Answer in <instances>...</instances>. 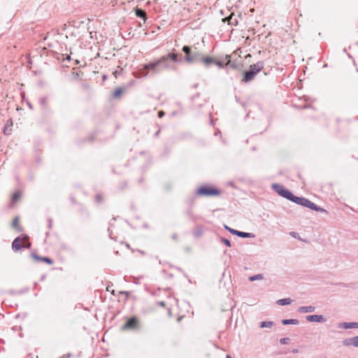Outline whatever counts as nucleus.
I'll return each instance as SVG.
<instances>
[{
	"label": "nucleus",
	"instance_id": "2f4dec72",
	"mask_svg": "<svg viewBox=\"0 0 358 358\" xmlns=\"http://www.w3.org/2000/svg\"><path fill=\"white\" fill-rule=\"evenodd\" d=\"M39 103L42 106H45L46 103H47V98L46 97H41L40 99H39Z\"/></svg>",
	"mask_w": 358,
	"mask_h": 358
},
{
	"label": "nucleus",
	"instance_id": "393cba45",
	"mask_svg": "<svg viewBox=\"0 0 358 358\" xmlns=\"http://www.w3.org/2000/svg\"><path fill=\"white\" fill-rule=\"evenodd\" d=\"M224 229H225L226 230H227V231H228L229 233H231V234H233V235H236V236H237V235H238V230H236V229H232V228H231V227H228V226H227V225H226V224L224 226Z\"/></svg>",
	"mask_w": 358,
	"mask_h": 358
},
{
	"label": "nucleus",
	"instance_id": "e433bc0d",
	"mask_svg": "<svg viewBox=\"0 0 358 358\" xmlns=\"http://www.w3.org/2000/svg\"><path fill=\"white\" fill-rule=\"evenodd\" d=\"M172 239L174 240V241H177L178 238V236L176 233H174L172 236H171Z\"/></svg>",
	"mask_w": 358,
	"mask_h": 358
},
{
	"label": "nucleus",
	"instance_id": "1a4fd4ad",
	"mask_svg": "<svg viewBox=\"0 0 358 358\" xmlns=\"http://www.w3.org/2000/svg\"><path fill=\"white\" fill-rule=\"evenodd\" d=\"M306 320L310 322H324L327 319L322 315H309L306 317Z\"/></svg>",
	"mask_w": 358,
	"mask_h": 358
},
{
	"label": "nucleus",
	"instance_id": "7c9ffc66",
	"mask_svg": "<svg viewBox=\"0 0 358 358\" xmlns=\"http://www.w3.org/2000/svg\"><path fill=\"white\" fill-rule=\"evenodd\" d=\"M186 215H187L189 218H191L192 220H194V217H193V215H192V208H189L186 211Z\"/></svg>",
	"mask_w": 358,
	"mask_h": 358
},
{
	"label": "nucleus",
	"instance_id": "f704fd0d",
	"mask_svg": "<svg viewBox=\"0 0 358 358\" xmlns=\"http://www.w3.org/2000/svg\"><path fill=\"white\" fill-rule=\"evenodd\" d=\"M164 115H165V113H164V111H163V110H159V111L158 112V117H159V118H162Z\"/></svg>",
	"mask_w": 358,
	"mask_h": 358
},
{
	"label": "nucleus",
	"instance_id": "ea45409f",
	"mask_svg": "<svg viewBox=\"0 0 358 358\" xmlns=\"http://www.w3.org/2000/svg\"><path fill=\"white\" fill-rule=\"evenodd\" d=\"M290 235H291L292 236H293V237H296V235H297V233H296V232H291V233H290Z\"/></svg>",
	"mask_w": 358,
	"mask_h": 358
},
{
	"label": "nucleus",
	"instance_id": "c85d7f7f",
	"mask_svg": "<svg viewBox=\"0 0 358 358\" xmlns=\"http://www.w3.org/2000/svg\"><path fill=\"white\" fill-rule=\"evenodd\" d=\"M214 64L217 66L220 69H222V68H223L224 66L223 62L215 60V59Z\"/></svg>",
	"mask_w": 358,
	"mask_h": 358
},
{
	"label": "nucleus",
	"instance_id": "4c0bfd02",
	"mask_svg": "<svg viewBox=\"0 0 358 358\" xmlns=\"http://www.w3.org/2000/svg\"><path fill=\"white\" fill-rule=\"evenodd\" d=\"M61 248L64 250H68V247L65 244H62L61 245Z\"/></svg>",
	"mask_w": 358,
	"mask_h": 358
},
{
	"label": "nucleus",
	"instance_id": "6e6d98bb",
	"mask_svg": "<svg viewBox=\"0 0 358 358\" xmlns=\"http://www.w3.org/2000/svg\"><path fill=\"white\" fill-rule=\"evenodd\" d=\"M343 52H346V49L345 48L343 49Z\"/></svg>",
	"mask_w": 358,
	"mask_h": 358
},
{
	"label": "nucleus",
	"instance_id": "49530a36",
	"mask_svg": "<svg viewBox=\"0 0 358 358\" xmlns=\"http://www.w3.org/2000/svg\"><path fill=\"white\" fill-rule=\"evenodd\" d=\"M138 252H139L141 255H145V252H144V251H143V250H138Z\"/></svg>",
	"mask_w": 358,
	"mask_h": 358
},
{
	"label": "nucleus",
	"instance_id": "79ce46f5",
	"mask_svg": "<svg viewBox=\"0 0 358 358\" xmlns=\"http://www.w3.org/2000/svg\"><path fill=\"white\" fill-rule=\"evenodd\" d=\"M159 305L162 306H165L166 303L164 301H161V302H159Z\"/></svg>",
	"mask_w": 358,
	"mask_h": 358
},
{
	"label": "nucleus",
	"instance_id": "864d4df0",
	"mask_svg": "<svg viewBox=\"0 0 358 358\" xmlns=\"http://www.w3.org/2000/svg\"><path fill=\"white\" fill-rule=\"evenodd\" d=\"M76 64H79V61L78 59L76 60Z\"/></svg>",
	"mask_w": 358,
	"mask_h": 358
},
{
	"label": "nucleus",
	"instance_id": "c03bdc74",
	"mask_svg": "<svg viewBox=\"0 0 358 358\" xmlns=\"http://www.w3.org/2000/svg\"><path fill=\"white\" fill-rule=\"evenodd\" d=\"M66 59L68 60V61H70L71 60V56L67 55Z\"/></svg>",
	"mask_w": 358,
	"mask_h": 358
},
{
	"label": "nucleus",
	"instance_id": "cd10ccee",
	"mask_svg": "<svg viewBox=\"0 0 358 358\" xmlns=\"http://www.w3.org/2000/svg\"><path fill=\"white\" fill-rule=\"evenodd\" d=\"M221 241L227 247L231 246L230 241L226 238H224V237L221 238Z\"/></svg>",
	"mask_w": 358,
	"mask_h": 358
},
{
	"label": "nucleus",
	"instance_id": "412c9836",
	"mask_svg": "<svg viewBox=\"0 0 358 358\" xmlns=\"http://www.w3.org/2000/svg\"><path fill=\"white\" fill-rule=\"evenodd\" d=\"M122 92H123L122 88H121V87L116 88L113 94V98H115V99L119 98L122 95Z\"/></svg>",
	"mask_w": 358,
	"mask_h": 358
},
{
	"label": "nucleus",
	"instance_id": "de8ad7c7",
	"mask_svg": "<svg viewBox=\"0 0 358 358\" xmlns=\"http://www.w3.org/2000/svg\"><path fill=\"white\" fill-rule=\"evenodd\" d=\"M236 100L237 102H240V98H238L237 96H236Z\"/></svg>",
	"mask_w": 358,
	"mask_h": 358
},
{
	"label": "nucleus",
	"instance_id": "6e6552de",
	"mask_svg": "<svg viewBox=\"0 0 358 358\" xmlns=\"http://www.w3.org/2000/svg\"><path fill=\"white\" fill-rule=\"evenodd\" d=\"M31 256L34 260L37 262H45L48 265H52L54 263L53 260L51 258L48 257H41L36 252H31Z\"/></svg>",
	"mask_w": 358,
	"mask_h": 358
},
{
	"label": "nucleus",
	"instance_id": "7ed1b4c3",
	"mask_svg": "<svg viewBox=\"0 0 358 358\" xmlns=\"http://www.w3.org/2000/svg\"><path fill=\"white\" fill-rule=\"evenodd\" d=\"M182 51L185 53L184 60L188 64L199 63L202 53L196 48L184 45Z\"/></svg>",
	"mask_w": 358,
	"mask_h": 358
},
{
	"label": "nucleus",
	"instance_id": "dca6fc26",
	"mask_svg": "<svg viewBox=\"0 0 358 358\" xmlns=\"http://www.w3.org/2000/svg\"><path fill=\"white\" fill-rule=\"evenodd\" d=\"M224 59L227 61V64L226 65H229L232 69H238V65L235 63V62H231V56L230 55H225L224 57Z\"/></svg>",
	"mask_w": 358,
	"mask_h": 358
},
{
	"label": "nucleus",
	"instance_id": "423d86ee",
	"mask_svg": "<svg viewBox=\"0 0 358 358\" xmlns=\"http://www.w3.org/2000/svg\"><path fill=\"white\" fill-rule=\"evenodd\" d=\"M142 328L139 319L134 315L127 319L125 323L121 327V331H138Z\"/></svg>",
	"mask_w": 358,
	"mask_h": 358
},
{
	"label": "nucleus",
	"instance_id": "5701e85b",
	"mask_svg": "<svg viewBox=\"0 0 358 358\" xmlns=\"http://www.w3.org/2000/svg\"><path fill=\"white\" fill-rule=\"evenodd\" d=\"M21 194L20 192H15L13 194L11 201L13 203H15L18 201V199L20 198Z\"/></svg>",
	"mask_w": 358,
	"mask_h": 358
},
{
	"label": "nucleus",
	"instance_id": "20e7f679",
	"mask_svg": "<svg viewBox=\"0 0 358 358\" xmlns=\"http://www.w3.org/2000/svg\"><path fill=\"white\" fill-rule=\"evenodd\" d=\"M264 65V62L262 61L250 65L248 70L243 72L242 81L246 83L252 80L255 76L263 69Z\"/></svg>",
	"mask_w": 358,
	"mask_h": 358
},
{
	"label": "nucleus",
	"instance_id": "a19ab883",
	"mask_svg": "<svg viewBox=\"0 0 358 358\" xmlns=\"http://www.w3.org/2000/svg\"><path fill=\"white\" fill-rule=\"evenodd\" d=\"M27 106L29 108L32 109L33 107H32V105L31 104V103H29V101H27Z\"/></svg>",
	"mask_w": 358,
	"mask_h": 358
},
{
	"label": "nucleus",
	"instance_id": "a211bd4d",
	"mask_svg": "<svg viewBox=\"0 0 358 358\" xmlns=\"http://www.w3.org/2000/svg\"><path fill=\"white\" fill-rule=\"evenodd\" d=\"M292 299L289 298L281 299L277 301V304L279 306H287L292 303Z\"/></svg>",
	"mask_w": 358,
	"mask_h": 358
},
{
	"label": "nucleus",
	"instance_id": "8fccbe9b",
	"mask_svg": "<svg viewBox=\"0 0 358 358\" xmlns=\"http://www.w3.org/2000/svg\"><path fill=\"white\" fill-rule=\"evenodd\" d=\"M108 231L109 232V235H110V238H112L111 234L110 232V229L109 228L108 229Z\"/></svg>",
	"mask_w": 358,
	"mask_h": 358
},
{
	"label": "nucleus",
	"instance_id": "72a5a7b5",
	"mask_svg": "<svg viewBox=\"0 0 358 358\" xmlns=\"http://www.w3.org/2000/svg\"><path fill=\"white\" fill-rule=\"evenodd\" d=\"M119 293H120V294H124L126 296L127 299L129 296V292H127V291H120Z\"/></svg>",
	"mask_w": 358,
	"mask_h": 358
},
{
	"label": "nucleus",
	"instance_id": "58836bf2",
	"mask_svg": "<svg viewBox=\"0 0 358 358\" xmlns=\"http://www.w3.org/2000/svg\"><path fill=\"white\" fill-rule=\"evenodd\" d=\"M292 352L294 354H296L299 352V350L297 348H294L292 350Z\"/></svg>",
	"mask_w": 358,
	"mask_h": 358
},
{
	"label": "nucleus",
	"instance_id": "aec40b11",
	"mask_svg": "<svg viewBox=\"0 0 358 358\" xmlns=\"http://www.w3.org/2000/svg\"><path fill=\"white\" fill-rule=\"evenodd\" d=\"M12 227L19 231H22V228L19 225V217H16L12 222Z\"/></svg>",
	"mask_w": 358,
	"mask_h": 358
},
{
	"label": "nucleus",
	"instance_id": "9d476101",
	"mask_svg": "<svg viewBox=\"0 0 358 358\" xmlns=\"http://www.w3.org/2000/svg\"><path fill=\"white\" fill-rule=\"evenodd\" d=\"M199 63H202L205 67L209 68L211 65L214 64L215 59L211 56H205L202 54Z\"/></svg>",
	"mask_w": 358,
	"mask_h": 358
},
{
	"label": "nucleus",
	"instance_id": "f257e3e1",
	"mask_svg": "<svg viewBox=\"0 0 358 358\" xmlns=\"http://www.w3.org/2000/svg\"><path fill=\"white\" fill-rule=\"evenodd\" d=\"M182 57V54L169 52L167 55L162 56L158 59L143 64V67L138 71L139 76L145 77L148 76L150 72L154 74H158L164 69L176 70V66L173 65L171 62H181Z\"/></svg>",
	"mask_w": 358,
	"mask_h": 358
},
{
	"label": "nucleus",
	"instance_id": "4d7b16f0",
	"mask_svg": "<svg viewBox=\"0 0 358 358\" xmlns=\"http://www.w3.org/2000/svg\"><path fill=\"white\" fill-rule=\"evenodd\" d=\"M60 358H64V357H60Z\"/></svg>",
	"mask_w": 358,
	"mask_h": 358
},
{
	"label": "nucleus",
	"instance_id": "473e14b6",
	"mask_svg": "<svg viewBox=\"0 0 358 358\" xmlns=\"http://www.w3.org/2000/svg\"><path fill=\"white\" fill-rule=\"evenodd\" d=\"M102 200H103V199H102L101 194H98L96 195V196H95V201L96 203H101L102 201Z\"/></svg>",
	"mask_w": 358,
	"mask_h": 358
},
{
	"label": "nucleus",
	"instance_id": "6ab92c4d",
	"mask_svg": "<svg viewBox=\"0 0 358 358\" xmlns=\"http://www.w3.org/2000/svg\"><path fill=\"white\" fill-rule=\"evenodd\" d=\"M274 325L272 321H262L259 324L260 328H271Z\"/></svg>",
	"mask_w": 358,
	"mask_h": 358
},
{
	"label": "nucleus",
	"instance_id": "0eeeda50",
	"mask_svg": "<svg viewBox=\"0 0 358 358\" xmlns=\"http://www.w3.org/2000/svg\"><path fill=\"white\" fill-rule=\"evenodd\" d=\"M28 238L29 236L27 234H22V236L16 237L12 242V249L15 252L20 250L24 247L22 242Z\"/></svg>",
	"mask_w": 358,
	"mask_h": 358
},
{
	"label": "nucleus",
	"instance_id": "4468645a",
	"mask_svg": "<svg viewBox=\"0 0 358 358\" xmlns=\"http://www.w3.org/2000/svg\"><path fill=\"white\" fill-rule=\"evenodd\" d=\"M315 310V307L313 306H300L298 308V311L299 313H313Z\"/></svg>",
	"mask_w": 358,
	"mask_h": 358
},
{
	"label": "nucleus",
	"instance_id": "9b49d317",
	"mask_svg": "<svg viewBox=\"0 0 358 358\" xmlns=\"http://www.w3.org/2000/svg\"><path fill=\"white\" fill-rule=\"evenodd\" d=\"M342 343L343 345L346 347L353 345L354 347L358 348V336L345 338Z\"/></svg>",
	"mask_w": 358,
	"mask_h": 358
},
{
	"label": "nucleus",
	"instance_id": "2eb2a0df",
	"mask_svg": "<svg viewBox=\"0 0 358 358\" xmlns=\"http://www.w3.org/2000/svg\"><path fill=\"white\" fill-rule=\"evenodd\" d=\"M281 322L283 325H297L299 324V320L297 319H283L282 320Z\"/></svg>",
	"mask_w": 358,
	"mask_h": 358
},
{
	"label": "nucleus",
	"instance_id": "a878e982",
	"mask_svg": "<svg viewBox=\"0 0 358 358\" xmlns=\"http://www.w3.org/2000/svg\"><path fill=\"white\" fill-rule=\"evenodd\" d=\"M290 342V338L287 337L282 338L280 339V343L281 345H286Z\"/></svg>",
	"mask_w": 358,
	"mask_h": 358
},
{
	"label": "nucleus",
	"instance_id": "b1692460",
	"mask_svg": "<svg viewBox=\"0 0 358 358\" xmlns=\"http://www.w3.org/2000/svg\"><path fill=\"white\" fill-rule=\"evenodd\" d=\"M263 274H257L249 277V280L251 282L263 279Z\"/></svg>",
	"mask_w": 358,
	"mask_h": 358
},
{
	"label": "nucleus",
	"instance_id": "603ef678",
	"mask_svg": "<svg viewBox=\"0 0 358 358\" xmlns=\"http://www.w3.org/2000/svg\"><path fill=\"white\" fill-rule=\"evenodd\" d=\"M226 357L227 358H232L229 355H227Z\"/></svg>",
	"mask_w": 358,
	"mask_h": 358
},
{
	"label": "nucleus",
	"instance_id": "ddd939ff",
	"mask_svg": "<svg viewBox=\"0 0 358 358\" xmlns=\"http://www.w3.org/2000/svg\"><path fill=\"white\" fill-rule=\"evenodd\" d=\"M340 327H341L345 329H352V328L357 329L358 328V322H343L341 324Z\"/></svg>",
	"mask_w": 358,
	"mask_h": 358
},
{
	"label": "nucleus",
	"instance_id": "5fc2aeb1",
	"mask_svg": "<svg viewBox=\"0 0 358 358\" xmlns=\"http://www.w3.org/2000/svg\"><path fill=\"white\" fill-rule=\"evenodd\" d=\"M112 294H115V290H113V291H112Z\"/></svg>",
	"mask_w": 358,
	"mask_h": 358
},
{
	"label": "nucleus",
	"instance_id": "f3484780",
	"mask_svg": "<svg viewBox=\"0 0 358 358\" xmlns=\"http://www.w3.org/2000/svg\"><path fill=\"white\" fill-rule=\"evenodd\" d=\"M237 236L241 238H255V235L252 233L238 231Z\"/></svg>",
	"mask_w": 358,
	"mask_h": 358
},
{
	"label": "nucleus",
	"instance_id": "bb28decb",
	"mask_svg": "<svg viewBox=\"0 0 358 358\" xmlns=\"http://www.w3.org/2000/svg\"><path fill=\"white\" fill-rule=\"evenodd\" d=\"M202 234H203V231L201 228L196 229V231H194L193 232V235L195 237H200L202 235Z\"/></svg>",
	"mask_w": 358,
	"mask_h": 358
},
{
	"label": "nucleus",
	"instance_id": "37998d69",
	"mask_svg": "<svg viewBox=\"0 0 358 358\" xmlns=\"http://www.w3.org/2000/svg\"><path fill=\"white\" fill-rule=\"evenodd\" d=\"M159 132H160V129H159L157 131L155 132V136L157 137L159 135Z\"/></svg>",
	"mask_w": 358,
	"mask_h": 358
},
{
	"label": "nucleus",
	"instance_id": "c756f323",
	"mask_svg": "<svg viewBox=\"0 0 358 358\" xmlns=\"http://www.w3.org/2000/svg\"><path fill=\"white\" fill-rule=\"evenodd\" d=\"M10 131H11V129H9V126L6 125V126L4 127V129H3V133H4V134H6V135H10Z\"/></svg>",
	"mask_w": 358,
	"mask_h": 358
},
{
	"label": "nucleus",
	"instance_id": "f8f14e48",
	"mask_svg": "<svg viewBox=\"0 0 358 358\" xmlns=\"http://www.w3.org/2000/svg\"><path fill=\"white\" fill-rule=\"evenodd\" d=\"M135 14L136 17L143 19L144 22L147 20L146 12L142 8H136Z\"/></svg>",
	"mask_w": 358,
	"mask_h": 358
},
{
	"label": "nucleus",
	"instance_id": "c9c22d12",
	"mask_svg": "<svg viewBox=\"0 0 358 358\" xmlns=\"http://www.w3.org/2000/svg\"><path fill=\"white\" fill-rule=\"evenodd\" d=\"M48 227L49 229H51L52 228V220L51 218H48Z\"/></svg>",
	"mask_w": 358,
	"mask_h": 358
},
{
	"label": "nucleus",
	"instance_id": "a18cd8bd",
	"mask_svg": "<svg viewBox=\"0 0 358 358\" xmlns=\"http://www.w3.org/2000/svg\"><path fill=\"white\" fill-rule=\"evenodd\" d=\"M198 85H199V84H198V83H196V84H194V85L192 86V87H193V88H196V87H198Z\"/></svg>",
	"mask_w": 358,
	"mask_h": 358
},
{
	"label": "nucleus",
	"instance_id": "f03ea898",
	"mask_svg": "<svg viewBox=\"0 0 358 358\" xmlns=\"http://www.w3.org/2000/svg\"><path fill=\"white\" fill-rule=\"evenodd\" d=\"M272 189L279 196L296 203L299 206L308 208L316 212L327 213V211L322 207L316 205L307 198L303 196H295L289 189L278 183H273L271 185Z\"/></svg>",
	"mask_w": 358,
	"mask_h": 358
},
{
	"label": "nucleus",
	"instance_id": "4be33fe9",
	"mask_svg": "<svg viewBox=\"0 0 358 358\" xmlns=\"http://www.w3.org/2000/svg\"><path fill=\"white\" fill-rule=\"evenodd\" d=\"M195 199V195L194 196H189L185 202L189 206V208H192Z\"/></svg>",
	"mask_w": 358,
	"mask_h": 358
},
{
	"label": "nucleus",
	"instance_id": "39448f33",
	"mask_svg": "<svg viewBox=\"0 0 358 358\" xmlns=\"http://www.w3.org/2000/svg\"><path fill=\"white\" fill-rule=\"evenodd\" d=\"M220 194L221 192L219 189L210 185H201L195 191V196H217Z\"/></svg>",
	"mask_w": 358,
	"mask_h": 358
},
{
	"label": "nucleus",
	"instance_id": "3c124183",
	"mask_svg": "<svg viewBox=\"0 0 358 358\" xmlns=\"http://www.w3.org/2000/svg\"><path fill=\"white\" fill-rule=\"evenodd\" d=\"M106 75H103V80H106Z\"/></svg>",
	"mask_w": 358,
	"mask_h": 358
},
{
	"label": "nucleus",
	"instance_id": "09e8293b",
	"mask_svg": "<svg viewBox=\"0 0 358 358\" xmlns=\"http://www.w3.org/2000/svg\"><path fill=\"white\" fill-rule=\"evenodd\" d=\"M26 247H27V248H30V247H31V243H29V244H28V245H27V246H26Z\"/></svg>",
	"mask_w": 358,
	"mask_h": 358
}]
</instances>
